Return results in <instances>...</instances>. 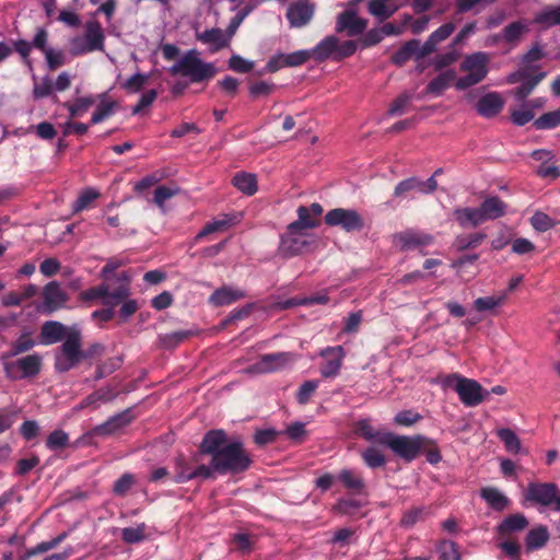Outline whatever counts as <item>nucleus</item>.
Listing matches in <instances>:
<instances>
[{"instance_id":"obj_40","label":"nucleus","mask_w":560,"mask_h":560,"mask_svg":"<svg viewBox=\"0 0 560 560\" xmlns=\"http://www.w3.org/2000/svg\"><path fill=\"white\" fill-rule=\"evenodd\" d=\"M34 346H35V340L31 337L30 332H25L11 343L10 350L4 355V358H13V357L19 355L20 353L27 352Z\"/></svg>"},{"instance_id":"obj_18","label":"nucleus","mask_w":560,"mask_h":560,"mask_svg":"<svg viewBox=\"0 0 560 560\" xmlns=\"http://www.w3.org/2000/svg\"><path fill=\"white\" fill-rule=\"evenodd\" d=\"M44 307L45 311L48 313H51L61 306L67 302L68 296L67 294L61 290L60 285L56 281L49 282L44 288Z\"/></svg>"},{"instance_id":"obj_63","label":"nucleus","mask_w":560,"mask_h":560,"mask_svg":"<svg viewBox=\"0 0 560 560\" xmlns=\"http://www.w3.org/2000/svg\"><path fill=\"white\" fill-rule=\"evenodd\" d=\"M229 68L238 73H248L254 68V62L244 59L240 55H233L229 59Z\"/></svg>"},{"instance_id":"obj_46","label":"nucleus","mask_w":560,"mask_h":560,"mask_svg":"<svg viewBox=\"0 0 560 560\" xmlns=\"http://www.w3.org/2000/svg\"><path fill=\"white\" fill-rule=\"evenodd\" d=\"M178 190L176 186L160 185L153 190L152 202L162 208L166 200L177 195Z\"/></svg>"},{"instance_id":"obj_6","label":"nucleus","mask_w":560,"mask_h":560,"mask_svg":"<svg viewBox=\"0 0 560 560\" xmlns=\"http://www.w3.org/2000/svg\"><path fill=\"white\" fill-rule=\"evenodd\" d=\"M81 347V332L75 328H70L56 354L55 369L62 373L77 366L82 361Z\"/></svg>"},{"instance_id":"obj_15","label":"nucleus","mask_w":560,"mask_h":560,"mask_svg":"<svg viewBox=\"0 0 560 560\" xmlns=\"http://www.w3.org/2000/svg\"><path fill=\"white\" fill-rule=\"evenodd\" d=\"M529 522L523 513H514L504 517L497 526L495 533L499 538H510L512 535L527 528Z\"/></svg>"},{"instance_id":"obj_12","label":"nucleus","mask_w":560,"mask_h":560,"mask_svg":"<svg viewBox=\"0 0 560 560\" xmlns=\"http://www.w3.org/2000/svg\"><path fill=\"white\" fill-rule=\"evenodd\" d=\"M323 211V207L318 202H313L310 207L300 206L296 210L298 220L290 223L291 229L304 231L317 228L320 223L318 218Z\"/></svg>"},{"instance_id":"obj_51","label":"nucleus","mask_w":560,"mask_h":560,"mask_svg":"<svg viewBox=\"0 0 560 560\" xmlns=\"http://www.w3.org/2000/svg\"><path fill=\"white\" fill-rule=\"evenodd\" d=\"M532 226L538 232H546L555 226V221L548 214L537 211L530 218Z\"/></svg>"},{"instance_id":"obj_24","label":"nucleus","mask_w":560,"mask_h":560,"mask_svg":"<svg viewBox=\"0 0 560 560\" xmlns=\"http://www.w3.org/2000/svg\"><path fill=\"white\" fill-rule=\"evenodd\" d=\"M478 208L483 222L499 219L503 217L506 211L505 202L497 196L486 198Z\"/></svg>"},{"instance_id":"obj_4","label":"nucleus","mask_w":560,"mask_h":560,"mask_svg":"<svg viewBox=\"0 0 560 560\" xmlns=\"http://www.w3.org/2000/svg\"><path fill=\"white\" fill-rule=\"evenodd\" d=\"M489 62L490 55L485 51H477L465 56L459 70L467 74L455 81V88L463 91L480 83L489 72Z\"/></svg>"},{"instance_id":"obj_17","label":"nucleus","mask_w":560,"mask_h":560,"mask_svg":"<svg viewBox=\"0 0 560 560\" xmlns=\"http://www.w3.org/2000/svg\"><path fill=\"white\" fill-rule=\"evenodd\" d=\"M504 102L499 93L490 92L481 96L476 104L477 113L486 118L495 117L503 108Z\"/></svg>"},{"instance_id":"obj_29","label":"nucleus","mask_w":560,"mask_h":560,"mask_svg":"<svg viewBox=\"0 0 560 560\" xmlns=\"http://www.w3.org/2000/svg\"><path fill=\"white\" fill-rule=\"evenodd\" d=\"M534 23L542 28L560 25V4L545 5L534 18Z\"/></svg>"},{"instance_id":"obj_62","label":"nucleus","mask_w":560,"mask_h":560,"mask_svg":"<svg viewBox=\"0 0 560 560\" xmlns=\"http://www.w3.org/2000/svg\"><path fill=\"white\" fill-rule=\"evenodd\" d=\"M311 59L310 50H298L291 54H284V63L287 67H299Z\"/></svg>"},{"instance_id":"obj_7","label":"nucleus","mask_w":560,"mask_h":560,"mask_svg":"<svg viewBox=\"0 0 560 560\" xmlns=\"http://www.w3.org/2000/svg\"><path fill=\"white\" fill-rule=\"evenodd\" d=\"M525 502L560 512V489L555 482H529L524 491Z\"/></svg>"},{"instance_id":"obj_52","label":"nucleus","mask_w":560,"mask_h":560,"mask_svg":"<svg viewBox=\"0 0 560 560\" xmlns=\"http://www.w3.org/2000/svg\"><path fill=\"white\" fill-rule=\"evenodd\" d=\"M412 190H417L420 192V178L409 177L407 179L399 182L394 189V196L395 197H404L409 191H412Z\"/></svg>"},{"instance_id":"obj_45","label":"nucleus","mask_w":560,"mask_h":560,"mask_svg":"<svg viewBox=\"0 0 560 560\" xmlns=\"http://www.w3.org/2000/svg\"><path fill=\"white\" fill-rule=\"evenodd\" d=\"M527 31V26L521 22L516 21L509 25H506L502 31V37L506 43H515L517 42L522 35Z\"/></svg>"},{"instance_id":"obj_5","label":"nucleus","mask_w":560,"mask_h":560,"mask_svg":"<svg viewBox=\"0 0 560 560\" xmlns=\"http://www.w3.org/2000/svg\"><path fill=\"white\" fill-rule=\"evenodd\" d=\"M427 443H433V440L423 435H396L387 432L382 439V445L389 447L397 456L406 462H412L418 457Z\"/></svg>"},{"instance_id":"obj_49","label":"nucleus","mask_w":560,"mask_h":560,"mask_svg":"<svg viewBox=\"0 0 560 560\" xmlns=\"http://www.w3.org/2000/svg\"><path fill=\"white\" fill-rule=\"evenodd\" d=\"M116 396V394L112 390V389H108V388H102L93 394H91L90 396H88L82 402L81 405L77 408L78 410L84 408V407H88V406H91V405H94L96 404L97 401H109L112 400L114 397Z\"/></svg>"},{"instance_id":"obj_37","label":"nucleus","mask_w":560,"mask_h":560,"mask_svg":"<svg viewBox=\"0 0 560 560\" xmlns=\"http://www.w3.org/2000/svg\"><path fill=\"white\" fill-rule=\"evenodd\" d=\"M83 37L86 39V45L91 51L103 48L104 35L97 22H89L86 24L85 35Z\"/></svg>"},{"instance_id":"obj_48","label":"nucleus","mask_w":560,"mask_h":560,"mask_svg":"<svg viewBox=\"0 0 560 560\" xmlns=\"http://www.w3.org/2000/svg\"><path fill=\"white\" fill-rule=\"evenodd\" d=\"M362 459L370 468H378L385 465L386 459L383 453L375 447H368L362 453Z\"/></svg>"},{"instance_id":"obj_1","label":"nucleus","mask_w":560,"mask_h":560,"mask_svg":"<svg viewBox=\"0 0 560 560\" xmlns=\"http://www.w3.org/2000/svg\"><path fill=\"white\" fill-rule=\"evenodd\" d=\"M212 464L218 475H237L248 470L253 459L243 442L234 440L223 446L221 452L212 458Z\"/></svg>"},{"instance_id":"obj_28","label":"nucleus","mask_w":560,"mask_h":560,"mask_svg":"<svg viewBox=\"0 0 560 560\" xmlns=\"http://www.w3.org/2000/svg\"><path fill=\"white\" fill-rule=\"evenodd\" d=\"M338 48V38L334 35L325 37L320 40L311 51V58L315 61L323 62L327 60L331 55H336Z\"/></svg>"},{"instance_id":"obj_22","label":"nucleus","mask_w":560,"mask_h":560,"mask_svg":"<svg viewBox=\"0 0 560 560\" xmlns=\"http://www.w3.org/2000/svg\"><path fill=\"white\" fill-rule=\"evenodd\" d=\"M480 497L497 512L509 509L512 501L495 487H485L480 490Z\"/></svg>"},{"instance_id":"obj_23","label":"nucleus","mask_w":560,"mask_h":560,"mask_svg":"<svg viewBox=\"0 0 560 560\" xmlns=\"http://www.w3.org/2000/svg\"><path fill=\"white\" fill-rule=\"evenodd\" d=\"M337 480L349 491L355 494H362L365 489V482L362 475L354 470L345 468L337 476Z\"/></svg>"},{"instance_id":"obj_32","label":"nucleus","mask_w":560,"mask_h":560,"mask_svg":"<svg viewBox=\"0 0 560 560\" xmlns=\"http://www.w3.org/2000/svg\"><path fill=\"white\" fill-rule=\"evenodd\" d=\"M453 215L462 228L467 225L476 228L483 222L479 208H456Z\"/></svg>"},{"instance_id":"obj_44","label":"nucleus","mask_w":560,"mask_h":560,"mask_svg":"<svg viewBox=\"0 0 560 560\" xmlns=\"http://www.w3.org/2000/svg\"><path fill=\"white\" fill-rule=\"evenodd\" d=\"M387 0H370L368 9L369 12L377 18L380 21H384L394 15L397 8H388L386 5Z\"/></svg>"},{"instance_id":"obj_2","label":"nucleus","mask_w":560,"mask_h":560,"mask_svg":"<svg viewBox=\"0 0 560 560\" xmlns=\"http://www.w3.org/2000/svg\"><path fill=\"white\" fill-rule=\"evenodd\" d=\"M445 387L453 388L462 404L466 407H476L488 399L489 390L483 388L476 380L454 373L443 380Z\"/></svg>"},{"instance_id":"obj_38","label":"nucleus","mask_w":560,"mask_h":560,"mask_svg":"<svg viewBox=\"0 0 560 560\" xmlns=\"http://www.w3.org/2000/svg\"><path fill=\"white\" fill-rule=\"evenodd\" d=\"M486 237L487 235L481 232L459 235L455 238L454 246L459 252L475 249L486 240Z\"/></svg>"},{"instance_id":"obj_58","label":"nucleus","mask_w":560,"mask_h":560,"mask_svg":"<svg viewBox=\"0 0 560 560\" xmlns=\"http://www.w3.org/2000/svg\"><path fill=\"white\" fill-rule=\"evenodd\" d=\"M230 224H231V220L228 219L226 215L223 219L214 220L210 223H207L205 225V228L197 234L196 238L199 240L208 234L219 232V231H224L225 229H228L230 226Z\"/></svg>"},{"instance_id":"obj_20","label":"nucleus","mask_w":560,"mask_h":560,"mask_svg":"<svg viewBox=\"0 0 560 560\" xmlns=\"http://www.w3.org/2000/svg\"><path fill=\"white\" fill-rule=\"evenodd\" d=\"M395 240L400 244L401 250H411L432 244L433 236L425 233L405 231L396 234Z\"/></svg>"},{"instance_id":"obj_61","label":"nucleus","mask_w":560,"mask_h":560,"mask_svg":"<svg viewBox=\"0 0 560 560\" xmlns=\"http://www.w3.org/2000/svg\"><path fill=\"white\" fill-rule=\"evenodd\" d=\"M69 444V436L66 432L61 430H56L51 432L47 439V446L50 450H59L65 448Z\"/></svg>"},{"instance_id":"obj_53","label":"nucleus","mask_w":560,"mask_h":560,"mask_svg":"<svg viewBox=\"0 0 560 560\" xmlns=\"http://www.w3.org/2000/svg\"><path fill=\"white\" fill-rule=\"evenodd\" d=\"M117 106V103L115 101H102L94 114L92 115V124H98L105 118H107L109 115L114 113L115 107Z\"/></svg>"},{"instance_id":"obj_27","label":"nucleus","mask_w":560,"mask_h":560,"mask_svg":"<svg viewBox=\"0 0 560 560\" xmlns=\"http://www.w3.org/2000/svg\"><path fill=\"white\" fill-rule=\"evenodd\" d=\"M353 433L369 442L382 445V439L387 432L377 431L371 423V419H360L353 423Z\"/></svg>"},{"instance_id":"obj_36","label":"nucleus","mask_w":560,"mask_h":560,"mask_svg":"<svg viewBox=\"0 0 560 560\" xmlns=\"http://www.w3.org/2000/svg\"><path fill=\"white\" fill-rule=\"evenodd\" d=\"M233 185L243 194L253 196L258 189L256 175L240 172L232 179Z\"/></svg>"},{"instance_id":"obj_60","label":"nucleus","mask_w":560,"mask_h":560,"mask_svg":"<svg viewBox=\"0 0 560 560\" xmlns=\"http://www.w3.org/2000/svg\"><path fill=\"white\" fill-rule=\"evenodd\" d=\"M280 433L281 432H278L277 430L271 428L257 430L254 434V442L258 446H265L273 443Z\"/></svg>"},{"instance_id":"obj_34","label":"nucleus","mask_w":560,"mask_h":560,"mask_svg":"<svg viewBox=\"0 0 560 560\" xmlns=\"http://www.w3.org/2000/svg\"><path fill=\"white\" fill-rule=\"evenodd\" d=\"M419 50V40L418 39H410L406 42L392 57L390 61L401 67L407 61H409L411 58H415L417 60V54Z\"/></svg>"},{"instance_id":"obj_25","label":"nucleus","mask_w":560,"mask_h":560,"mask_svg":"<svg viewBox=\"0 0 560 560\" xmlns=\"http://www.w3.org/2000/svg\"><path fill=\"white\" fill-rule=\"evenodd\" d=\"M68 331L69 329L59 322H46L40 329V341L45 345L56 343L62 339L65 340Z\"/></svg>"},{"instance_id":"obj_21","label":"nucleus","mask_w":560,"mask_h":560,"mask_svg":"<svg viewBox=\"0 0 560 560\" xmlns=\"http://www.w3.org/2000/svg\"><path fill=\"white\" fill-rule=\"evenodd\" d=\"M133 418L135 417L130 415L129 410H125L121 413L112 417L105 423L95 427L93 429V433L95 435L114 434L124 427L128 425L133 420Z\"/></svg>"},{"instance_id":"obj_16","label":"nucleus","mask_w":560,"mask_h":560,"mask_svg":"<svg viewBox=\"0 0 560 560\" xmlns=\"http://www.w3.org/2000/svg\"><path fill=\"white\" fill-rule=\"evenodd\" d=\"M228 443V436L224 430H210L205 434L199 445V453L210 455L211 458H213Z\"/></svg>"},{"instance_id":"obj_13","label":"nucleus","mask_w":560,"mask_h":560,"mask_svg":"<svg viewBox=\"0 0 560 560\" xmlns=\"http://www.w3.org/2000/svg\"><path fill=\"white\" fill-rule=\"evenodd\" d=\"M293 361V354L290 352L267 353L250 366L256 373H271L284 368Z\"/></svg>"},{"instance_id":"obj_55","label":"nucleus","mask_w":560,"mask_h":560,"mask_svg":"<svg viewBox=\"0 0 560 560\" xmlns=\"http://www.w3.org/2000/svg\"><path fill=\"white\" fill-rule=\"evenodd\" d=\"M440 559L460 560V553L457 544L452 540L442 541L440 545Z\"/></svg>"},{"instance_id":"obj_54","label":"nucleus","mask_w":560,"mask_h":560,"mask_svg":"<svg viewBox=\"0 0 560 560\" xmlns=\"http://www.w3.org/2000/svg\"><path fill=\"white\" fill-rule=\"evenodd\" d=\"M319 385V382L316 380H310L305 381L299 388V392L296 394V400L301 405H305L308 402L311 396L314 394V392L317 389Z\"/></svg>"},{"instance_id":"obj_50","label":"nucleus","mask_w":560,"mask_h":560,"mask_svg":"<svg viewBox=\"0 0 560 560\" xmlns=\"http://www.w3.org/2000/svg\"><path fill=\"white\" fill-rule=\"evenodd\" d=\"M535 117V113L525 105H522L520 109H513L511 112V120L516 126H525L529 121H532Z\"/></svg>"},{"instance_id":"obj_33","label":"nucleus","mask_w":560,"mask_h":560,"mask_svg":"<svg viewBox=\"0 0 560 560\" xmlns=\"http://www.w3.org/2000/svg\"><path fill=\"white\" fill-rule=\"evenodd\" d=\"M546 72L540 71L536 74H532V70L528 72V77L523 79L521 84L515 89L514 95L518 101H524L532 94L535 88L546 78Z\"/></svg>"},{"instance_id":"obj_57","label":"nucleus","mask_w":560,"mask_h":560,"mask_svg":"<svg viewBox=\"0 0 560 560\" xmlns=\"http://www.w3.org/2000/svg\"><path fill=\"white\" fill-rule=\"evenodd\" d=\"M503 300V296L478 298L474 302V307L478 312L491 311L501 305Z\"/></svg>"},{"instance_id":"obj_11","label":"nucleus","mask_w":560,"mask_h":560,"mask_svg":"<svg viewBox=\"0 0 560 560\" xmlns=\"http://www.w3.org/2000/svg\"><path fill=\"white\" fill-rule=\"evenodd\" d=\"M324 362L319 366L320 375L325 378L336 377L342 366L346 351L342 346L326 347L319 351Z\"/></svg>"},{"instance_id":"obj_47","label":"nucleus","mask_w":560,"mask_h":560,"mask_svg":"<svg viewBox=\"0 0 560 560\" xmlns=\"http://www.w3.org/2000/svg\"><path fill=\"white\" fill-rule=\"evenodd\" d=\"M94 103L92 97H80L72 104L66 103L65 106L70 113V119H73L86 113Z\"/></svg>"},{"instance_id":"obj_39","label":"nucleus","mask_w":560,"mask_h":560,"mask_svg":"<svg viewBox=\"0 0 560 560\" xmlns=\"http://www.w3.org/2000/svg\"><path fill=\"white\" fill-rule=\"evenodd\" d=\"M241 298H243V294L240 291H234L228 288H221L215 290L211 294L210 302L217 306H222L232 304L233 302L240 300Z\"/></svg>"},{"instance_id":"obj_31","label":"nucleus","mask_w":560,"mask_h":560,"mask_svg":"<svg viewBox=\"0 0 560 560\" xmlns=\"http://www.w3.org/2000/svg\"><path fill=\"white\" fill-rule=\"evenodd\" d=\"M230 36H225L220 28H210L206 30L202 33L197 34V39L203 44L213 45V50L218 51L224 47H226L230 43Z\"/></svg>"},{"instance_id":"obj_26","label":"nucleus","mask_w":560,"mask_h":560,"mask_svg":"<svg viewBox=\"0 0 560 560\" xmlns=\"http://www.w3.org/2000/svg\"><path fill=\"white\" fill-rule=\"evenodd\" d=\"M10 368H16L22 372L21 377H31L40 371L42 357L38 354H30L24 358L16 360L13 363L7 364L5 369L9 371Z\"/></svg>"},{"instance_id":"obj_10","label":"nucleus","mask_w":560,"mask_h":560,"mask_svg":"<svg viewBox=\"0 0 560 560\" xmlns=\"http://www.w3.org/2000/svg\"><path fill=\"white\" fill-rule=\"evenodd\" d=\"M310 246L303 231L291 229L289 224L287 231L280 236L278 247L279 255L283 258H291L302 254Z\"/></svg>"},{"instance_id":"obj_42","label":"nucleus","mask_w":560,"mask_h":560,"mask_svg":"<svg viewBox=\"0 0 560 560\" xmlns=\"http://www.w3.org/2000/svg\"><path fill=\"white\" fill-rule=\"evenodd\" d=\"M194 468L186 462L183 455H179L175 459V472H174V481L176 483H185L189 480H192Z\"/></svg>"},{"instance_id":"obj_59","label":"nucleus","mask_w":560,"mask_h":560,"mask_svg":"<svg viewBox=\"0 0 560 560\" xmlns=\"http://www.w3.org/2000/svg\"><path fill=\"white\" fill-rule=\"evenodd\" d=\"M421 419H422V416L417 411L402 410V411H399L395 416L394 421L398 425L410 427V425L417 423L418 421H420Z\"/></svg>"},{"instance_id":"obj_35","label":"nucleus","mask_w":560,"mask_h":560,"mask_svg":"<svg viewBox=\"0 0 560 560\" xmlns=\"http://www.w3.org/2000/svg\"><path fill=\"white\" fill-rule=\"evenodd\" d=\"M456 79V73L454 70H446L442 73H440L438 77L432 79L427 88L425 92L428 94L433 95H441L444 90H446L452 82H454Z\"/></svg>"},{"instance_id":"obj_3","label":"nucleus","mask_w":560,"mask_h":560,"mask_svg":"<svg viewBox=\"0 0 560 560\" xmlns=\"http://www.w3.org/2000/svg\"><path fill=\"white\" fill-rule=\"evenodd\" d=\"M215 72L214 66L199 59L196 50H189L170 68L172 75L180 74L189 78L192 83L208 81L215 75Z\"/></svg>"},{"instance_id":"obj_9","label":"nucleus","mask_w":560,"mask_h":560,"mask_svg":"<svg viewBox=\"0 0 560 560\" xmlns=\"http://www.w3.org/2000/svg\"><path fill=\"white\" fill-rule=\"evenodd\" d=\"M104 305L115 307L129 295V277L120 272L114 277H106L103 281Z\"/></svg>"},{"instance_id":"obj_30","label":"nucleus","mask_w":560,"mask_h":560,"mask_svg":"<svg viewBox=\"0 0 560 560\" xmlns=\"http://www.w3.org/2000/svg\"><path fill=\"white\" fill-rule=\"evenodd\" d=\"M549 540V532L545 525L532 528L525 537V547L528 552L541 549Z\"/></svg>"},{"instance_id":"obj_64","label":"nucleus","mask_w":560,"mask_h":560,"mask_svg":"<svg viewBox=\"0 0 560 560\" xmlns=\"http://www.w3.org/2000/svg\"><path fill=\"white\" fill-rule=\"evenodd\" d=\"M100 194L91 188L84 189L80 196L78 197L73 210L79 212L86 208L91 202H93L96 198H98Z\"/></svg>"},{"instance_id":"obj_19","label":"nucleus","mask_w":560,"mask_h":560,"mask_svg":"<svg viewBox=\"0 0 560 560\" xmlns=\"http://www.w3.org/2000/svg\"><path fill=\"white\" fill-rule=\"evenodd\" d=\"M314 7L306 2H296L289 7L287 11V19L294 27H302L306 25L313 18Z\"/></svg>"},{"instance_id":"obj_8","label":"nucleus","mask_w":560,"mask_h":560,"mask_svg":"<svg viewBox=\"0 0 560 560\" xmlns=\"http://www.w3.org/2000/svg\"><path fill=\"white\" fill-rule=\"evenodd\" d=\"M328 226H339L346 232H359L364 228L363 218L354 209L335 208L325 214Z\"/></svg>"},{"instance_id":"obj_41","label":"nucleus","mask_w":560,"mask_h":560,"mask_svg":"<svg viewBox=\"0 0 560 560\" xmlns=\"http://www.w3.org/2000/svg\"><path fill=\"white\" fill-rule=\"evenodd\" d=\"M497 435L508 452L513 454L521 452V441L514 431L509 428H502L497 431Z\"/></svg>"},{"instance_id":"obj_43","label":"nucleus","mask_w":560,"mask_h":560,"mask_svg":"<svg viewBox=\"0 0 560 560\" xmlns=\"http://www.w3.org/2000/svg\"><path fill=\"white\" fill-rule=\"evenodd\" d=\"M560 126V109L548 112L534 120L537 130H548Z\"/></svg>"},{"instance_id":"obj_56","label":"nucleus","mask_w":560,"mask_h":560,"mask_svg":"<svg viewBox=\"0 0 560 560\" xmlns=\"http://www.w3.org/2000/svg\"><path fill=\"white\" fill-rule=\"evenodd\" d=\"M232 541L237 550L249 553L253 550L255 538L253 535L247 533H237L233 536Z\"/></svg>"},{"instance_id":"obj_14","label":"nucleus","mask_w":560,"mask_h":560,"mask_svg":"<svg viewBox=\"0 0 560 560\" xmlns=\"http://www.w3.org/2000/svg\"><path fill=\"white\" fill-rule=\"evenodd\" d=\"M368 26L365 19L357 16L354 10H345L337 16L336 31L338 33L347 31L349 36L362 34Z\"/></svg>"}]
</instances>
